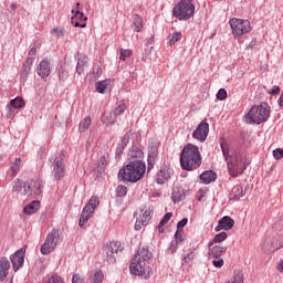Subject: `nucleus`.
<instances>
[{
  "label": "nucleus",
  "instance_id": "obj_7",
  "mask_svg": "<svg viewBox=\"0 0 283 283\" xmlns=\"http://www.w3.org/2000/svg\"><path fill=\"white\" fill-rule=\"evenodd\" d=\"M61 241V232L59 230H52L46 235L44 243L40 248V253L42 255H50L56 249L59 242Z\"/></svg>",
  "mask_w": 283,
  "mask_h": 283
},
{
  "label": "nucleus",
  "instance_id": "obj_47",
  "mask_svg": "<svg viewBox=\"0 0 283 283\" xmlns=\"http://www.w3.org/2000/svg\"><path fill=\"white\" fill-rule=\"evenodd\" d=\"M34 59H36V48H32L29 51V55H28L27 61H31V63H34Z\"/></svg>",
  "mask_w": 283,
  "mask_h": 283
},
{
  "label": "nucleus",
  "instance_id": "obj_35",
  "mask_svg": "<svg viewBox=\"0 0 283 283\" xmlns=\"http://www.w3.org/2000/svg\"><path fill=\"white\" fill-rule=\"evenodd\" d=\"M180 39H182V33L174 32L172 34L168 35V44L176 45V43H178V41H180Z\"/></svg>",
  "mask_w": 283,
  "mask_h": 283
},
{
  "label": "nucleus",
  "instance_id": "obj_24",
  "mask_svg": "<svg viewBox=\"0 0 283 283\" xmlns=\"http://www.w3.org/2000/svg\"><path fill=\"white\" fill-rule=\"evenodd\" d=\"M39 209H41V202L35 200L24 207L23 212L27 216H32V213H36Z\"/></svg>",
  "mask_w": 283,
  "mask_h": 283
},
{
  "label": "nucleus",
  "instance_id": "obj_55",
  "mask_svg": "<svg viewBox=\"0 0 283 283\" xmlns=\"http://www.w3.org/2000/svg\"><path fill=\"white\" fill-rule=\"evenodd\" d=\"M157 154H158V150H156V148H153V151H150L148 155V163H151V160L156 158Z\"/></svg>",
  "mask_w": 283,
  "mask_h": 283
},
{
  "label": "nucleus",
  "instance_id": "obj_54",
  "mask_svg": "<svg viewBox=\"0 0 283 283\" xmlns=\"http://www.w3.org/2000/svg\"><path fill=\"white\" fill-rule=\"evenodd\" d=\"M281 90L280 86H273L272 90L269 91V94L271 96H277V94H280Z\"/></svg>",
  "mask_w": 283,
  "mask_h": 283
},
{
  "label": "nucleus",
  "instance_id": "obj_40",
  "mask_svg": "<svg viewBox=\"0 0 283 283\" xmlns=\"http://www.w3.org/2000/svg\"><path fill=\"white\" fill-rule=\"evenodd\" d=\"M130 156L134 160H140V158H143V150L138 147H133Z\"/></svg>",
  "mask_w": 283,
  "mask_h": 283
},
{
  "label": "nucleus",
  "instance_id": "obj_59",
  "mask_svg": "<svg viewBox=\"0 0 283 283\" xmlns=\"http://www.w3.org/2000/svg\"><path fill=\"white\" fill-rule=\"evenodd\" d=\"M11 8H12V10H17V6L15 4H12Z\"/></svg>",
  "mask_w": 283,
  "mask_h": 283
},
{
  "label": "nucleus",
  "instance_id": "obj_16",
  "mask_svg": "<svg viewBox=\"0 0 283 283\" xmlns=\"http://www.w3.org/2000/svg\"><path fill=\"white\" fill-rule=\"evenodd\" d=\"M72 14H74V17L71 18V23L72 25H74V28H86V21L87 18L83 14V12L76 10L74 12V10H72Z\"/></svg>",
  "mask_w": 283,
  "mask_h": 283
},
{
  "label": "nucleus",
  "instance_id": "obj_41",
  "mask_svg": "<svg viewBox=\"0 0 283 283\" xmlns=\"http://www.w3.org/2000/svg\"><path fill=\"white\" fill-rule=\"evenodd\" d=\"M133 52L132 50H124V49H120L119 50V59L120 61H125L126 59H129V56H132Z\"/></svg>",
  "mask_w": 283,
  "mask_h": 283
},
{
  "label": "nucleus",
  "instance_id": "obj_8",
  "mask_svg": "<svg viewBox=\"0 0 283 283\" xmlns=\"http://www.w3.org/2000/svg\"><path fill=\"white\" fill-rule=\"evenodd\" d=\"M230 28L234 39L242 36L243 34H249L251 32V22L244 19L232 18L229 20Z\"/></svg>",
  "mask_w": 283,
  "mask_h": 283
},
{
  "label": "nucleus",
  "instance_id": "obj_45",
  "mask_svg": "<svg viewBox=\"0 0 283 283\" xmlns=\"http://www.w3.org/2000/svg\"><path fill=\"white\" fill-rule=\"evenodd\" d=\"M116 193H117V196H119V198H123V197L127 196V187L117 186Z\"/></svg>",
  "mask_w": 283,
  "mask_h": 283
},
{
  "label": "nucleus",
  "instance_id": "obj_6",
  "mask_svg": "<svg viewBox=\"0 0 283 283\" xmlns=\"http://www.w3.org/2000/svg\"><path fill=\"white\" fill-rule=\"evenodd\" d=\"M196 14L193 0H180L172 9V17L178 21H189Z\"/></svg>",
  "mask_w": 283,
  "mask_h": 283
},
{
  "label": "nucleus",
  "instance_id": "obj_36",
  "mask_svg": "<svg viewBox=\"0 0 283 283\" xmlns=\"http://www.w3.org/2000/svg\"><path fill=\"white\" fill-rule=\"evenodd\" d=\"M27 187V184H24L23 181H21V179H15L13 181V187H12V191L14 193H19L22 189L24 190Z\"/></svg>",
  "mask_w": 283,
  "mask_h": 283
},
{
  "label": "nucleus",
  "instance_id": "obj_9",
  "mask_svg": "<svg viewBox=\"0 0 283 283\" xmlns=\"http://www.w3.org/2000/svg\"><path fill=\"white\" fill-rule=\"evenodd\" d=\"M98 205H101L98 197H92L90 199L81 212L78 221L80 227H85V224L90 222V219L94 216V211H96V207H98Z\"/></svg>",
  "mask_w": 283,
  "mask_h": 283
},
{
  "label": "nucleus",
  "instance_id": "obj_14",
  "mask_svg": "<svg viewBox=\"0 0 283 283\" xmlns=\"http://www.w3.org/2000/svg\"><path fill=\"white\" fill-rule=\"evenodd\" d=\"M235 227V221L229 216H224L218 221V226L214 228L216 233L220 231H231Z\"/></svg>",
  "mask_w": 283,
  "mask_h": 283
},
{
  "label": "nucleus",
  "instance_id": "obj_4",
  "mask_svg": "<svg viewBox=\"0 0 283 283\" xmlns=\"http://www.w3.org/2000/svg\"><path fill=\"white\" fill-rule=\"evenodd\" d=\"M147 167L143 160H133L118 171L119 180L124 182H138L145 176Z\"/></svg>",
  "mask_w": 283,
  "mask_h": 283
},
{
  "label": "nucleus",
  "instance_id": "obj_58",
  "mask_svg": "<svg viewBox=\"0 0 283 283\" xmlns=\"http://www.w3.org/2000/svg\"><path fill=\"white\" fill-rule=\"evenodd\" d=\"M103 116H107L108 120H112V118H114V113L105 114Z\"/></svg>",
  "mask_w": 283,
  "mask_h": 283
},
{
  "label": "nucleus",
  "instance_id": "obj_60",
  "mask_svg": "<svg viewBox=\"0 0 283 283\" xmlns=\"http://www.w3.org/2000/svg\"><path fill=\"white\" fill-rule=\"evenodd\" d=\"M80 7H81V3L77 2L76 3V9L78 10Z\"/></svg>",
  "mask_w": 283,
  "mask_h": 283
},
{
  "label": "nucleus",
  "instance_id": "obj_61",
  "mask_svg": "<svg viewBox=\"0 0 283 283\" xmlns=\"http://www.w3.org/2000/svg\"><path fill=\"white\" fill-rule=\"evenodd\" d=\"M242 198V195L237 196V200H240Z\"/></svg>",
  "mask_w": 283,
  "mask_h": 283
},
{
  "label": "nucleus",
  "instance_id": "obj_17",
  "mask_svg": "<svg viewBox=\"0 0 283 283\" xmlns=\"http://www.w3.org/2000/svg\"><path fill=\"white\" fill-rule=\"evenodd\" d=\"M125 109H127V105L125 104L117 106L113 112L112 119H108L107 116H102V122H104L106 125H114V123H116V116H120V114H124Z\"/></svg>",
  "mask_w": 283,
  "mask_h": 283
},
{
  "label": "nucleus",
  "instance_id": "obj_1",
  "mask_svg": "<svg viewBox=\"0 0 283 283\" xmlns=\"http://www.w3.org/2000/svg\"><path fill=\"white\" fill-rule=\"evenodd\" d=\"M220 146L223 157L226 158L230 176L237 178V176L244 174V169H247L244 157L240 153L231 154L229 142L227 139H221Z\"/></svg>",
  "mask_w": 283,
  "mask_h": 283
},
{
  "label": "nucleus",
  "instance_id": "obj_48",
  "mask_svg": "<svg viewBox=\"0 0 283 283\" xmlns=\"http://www.w3.org/2000/svg\"><path fill=\"white\" fill-rule=\"evenodd\" d=\"M207 188H201L198 192H197V198L199 200V202H202V200H205V197L207 196Z\"/></svg>",
  "mask_w": 283,
  "mask_h": 283
},
{
  "label": "nucleus",
  "instance_id": "obj_52",
  "mask_svg": "<svg viewBox=\"0 0 283 283\" xmlns=\"http://www.w3.org/2000/svg\"><path fill=\"white\" fill-rule=\"evenodd\" d=\"M212 264L213 266H216V269H222V266H224V260L221 258L218 260H213Z\"/></svg>",
  "mask_w": 283,
  "mask_h": 283
},
{
  "label": "nucleus",
  "instance_id": "obj_12",
  "mask_svg": "<svg viewBox=\"0 0 283 283\" xmlns=\"http://www.w3.org/2000/svg\"><path fill=\"white\" fill-rule=\"evenodd\" d=\"M43 185L40 179L31 180L24 186V196H41L43 193Z\"/></svg>",
  "mask_w": 283,
  "mask_h": 283
},
{
  "label": "nucleus",
  "instance_id": "obj_43",
  "mask_svg": "<svg viewBox=\"0 0 283 283\" xmlns=\"http://www.w3.org/2000/svg\"><path fill=\"white\" fill-rule=\"evenodd\" d=\"M32 65H34V62H32V61H25V63L23 64V66H22V72L24 73V74H30V71L32 70Z\"/></svg>",
  "mask_w": 283,
  "mask_h": 283
},
{
  "label": "nucleus",
  "instance_id": "obj_21",
  "mask_svg": "<svg viewBox=\"0 0 283 283\" xmlns=\"http://www.w3.org/2000/svg\"><path fill=\"white\" fill-rule=\"evenodd\" d=\"M38 74L41 76V78H48V75L51 74L52 67L50 66V63L48 60H42L38 67H36Z\"/></svg>",
  "mask_w": 283,
  "mask_h": 283
},
{
  "label": "nucleus",
  "instance_id": "obj_46",
  "mask_svg": "<svg viewBox=\"0 0 283 283\" xmlns=\"http://www.w3.org/2000/svg\"><path fill=\"white\" fill-rule=\"evenodd\" d=\"M143 227H147V223H145V221L143 219L137 217V220L135 223V231H140V229H143Z\"/></svg>",
  "mask_w": 283,
  "mask_h": 283
},
{
  "label": "nucleus",
  "instance_id": "obj_27",
  "mask_svg": "<svg viewBox=\"0 0 283 283\" xmlns=\"http://www.w3.org/2000/svg\"><path fill=\"white\" fill-rule=\"evenodd\" d=\"M25 106V101L23 97H15L14 99L10 101V105L7 106L8 109H21L22 107Z\"/></svg>",
  "mask_w": 283,
  "mask_h": 283
},
{
  "label": "nucleus",
  "instance_id": "obj_29",
  "mask_svg": "<svg viewBox=\"0 0 283 283\" xmlns=\"http://www.w3.org/2000/svg\"><path fill=\"white\" fill-rule=\"evenodd\" d=\"M92 125V117L86 116L84 117L78 125V132L81 134H85V132H87V129H90V126Z\"/></svg>",
  "mask_w": 283,
  "mask_h": 283
},
{
  "label": "nucleus",
  "instance_id": "obj_20",
  "mask_svg": "<svg viewBox=\"0 0 283 283\" xmlns=\"http://www.w3.org/2000/svg\"><path fill=\"white\" fill-rule=\"evenodd\" d=\"M10 260L8 258L2 256L0 259V282L6 281V277H8V273H10Z\"/></svg>",
  "mask_w": 283,
  "mask_h": 283
},
{
  "label": "nucleus",
  "instance_id": "obj_37",
  "mask_svg": "<svg viewBox=\"0 0 283 283\" xmlns=\"http://www.w3.org/2000/svg\"><path fill=\"white\" fill-rule=\"evenodd\" d=\"M172 217H174V214L171 212H168L164 216V218L161 219V221L159 222V224L157 227L159 233H163V231H164L163 227H165V224H167V222H169V220H171Z\"/></svg>",
  "mask_w": 283,
  "mask_h": 283
},
{
  "label": "nucleus",
  "instance_id": "obj_13",
  "mask_svg": "<svg viewBox=\"0 0 283 283\" xmlns=\"http://www.w3.org/2000/svg\"><path fill=\"white\" fill-rule=\"evenodd\" d=\"M11 264L13 266V271H19L21 266H23L25 262V250L21 248L14 254L10 256Z\"/></svg>",
  "mask_w": 283,
  "mask_h": 283
},
{
  "label": "nucleus",
  "instance_id": "obj_5",
  "mask_svg": "<svg viewBox=\"0 0 283 283\" xmlns=\"http://www.w3.org/2000/svg\"><path fill=\"white\" fill-rule=\"evenodd\" d=\"M269 116H271V108L266 103H262L261 105L252 106L250 108L244 116V122L248 125H262V123L269 120Z\"/></svg>",
  "mask_w": 283,
  "mask_h": 283
},
{
  "label": "nucleus",
  "instance_id": "obj_25",
  "mask_svg": "<svg viewBox=\"0 0 283 283\" xmlns=\"http://www.w3.org/2000/svg\"><path fill=\"white\" fill-rule=\"evenodd\" d=\"M151 216H154V210L149 207H144L142 210H140V213H139V219L140 220H144V222L146 224L149 223V220H151Z\"/></svg>",
  "mask_w": 283,
  "mask_h": 283
},
{
  "label": "nucleus",
  "instance_id": "obj_26",
  "mask_svg": "<svg viewBox=\"0 0 283 283\" xmlns=\"http://www.w3.org/2000/svg\"><path fill=\"white\" fill-rule=\"evenodd\" d=\"M96 92L99 94H105V90H109L112 87V80L99 81L95 84Z\"/></svg>",
  "mask_w": 283,
  "mask_h": 283
},
{
  "label": "nucleus",
  "instance_id": "obj_53",
  "mask_svg": "<svg viewBox=\"0 0 283 283\" xmlns=\"http://www.w3.org/2000/svg\"><path fill=\"white\" fill-rule=\"evenodd\" d=\"M187 222H189V220L187 218H184L181 221H179L177 224V230L185 229V227H187Z\"/></svg>",
  "mask_w": 283,
  "mask_h": 283
},
{
  "label": "nucleus",
  "instance_id": "obj_2",
  "mask_svg": "<svg viewBox=\"0 0 283 283\" xmlns=\"http://www.w3.org/2000/svg\"><path fill=\"white\" fill-rule=\"evenodd\" d=\"M153 254L149 249L139 248L137 253L130 261V273L133 275H149L151 273V268L149 266V260H151Z\"/></svg>",
  "mask_w": 283,
  "mask_h": 283
},
{
  "label": "nucleus",
  "instance_id": "obj_30",
  "mask_svg": "<svg viewBox=\"0 0 283 283\" xmlns=\"http://www.w3.org/2000/svg\"><path fill=\"white\" fill-rule=\"evenodd\" d=\"M91 283H103L105 280V275L101 270H94L90 276Z\"/></svg>",
  "mask_w": 283,
  "mask_h": 283
},
{
  "label": "nucleus",
  "instance_id": "obj_32",
  "mask_svg": "<svg viewBox=\"0 0 283 283\" xmlns=\"http://www.w3.org/2000/svg\"><path fill=\"white\" fill-rule=\"evenodd\" d=\"M171 198H172L174 202H180V200H184V198H185V189H182L180 187L174 188Z\"/></svg>",
  "mask_w": 283,
  "mask_h": 283
},
{
  "label": "nucleus",
  "instance_id": "obj_23",
  "mask_svg": "<svg viewBox=\"0 0 283 283\" xmlns=\"http://www.w3.org/2000/svg\"><path fill=\"white\" fill-rule=\"evenodd\" d=\"M218 178V175L213 170H207L200 175V180L203 185H211Z\"/></svg>",
  "mask_w": 283,
  "mask_h": 283
},
{
  "label": "nucleus",
  "instance_id": "obj_3",
  "mask_svg": "<svg viewBox=\"0 0 283 283\" xmlns=\"http://www.w3.org/2000/svg\"><path fill=\"white\" fill-rule=\"evenodd\" d=\"M181 169L185 171H193L202 165V155H200V149L198 146L188 144L184 147L180 156Z\"/></svg>",
  "mask_w": 283,
  "mask_h": 283
},
{
  "label": "nucleus",
  "instance_id": "obj_22",
  "mask_svg": "<svg viewBox=\"0 0 283 283\" xmlns=\"http://www.w3.org/2000/svg\"><path fill=\"white\" fill-rule=\"evenodd\" d=\"M87 61H90L87 55L85 54L77 55V66H76L77 74H83V72H85V67H87Z\"/></svg>",
  "mask_w": 283,
  "mask_h": 283
},
{
  "label": "nucleus",
  "instance_id": "obj_11",
  "mask_svg": "<svg viewBox=\"0 0 283 283\" xmlns=\"http://www.w3.org/2000/svg\"><path fill=\"white\" fill-rule=\"evenodd\" d=\"M209 136V124L203 119L192 133V137L199 143H205Z\"/></svg>",
  "mask_w": 283,
  "mask_h": 283
},
{
  "label": "nucleus",
  "instance_id": "obj_44",
  "mask_svg": "<svg viewBox=\"0 0 283 283\" xmlns=\"http://www.w3.org/2000/svg\"><path fill=\"white\" fill-rule=\"evenodd\" d=\"M185 231L182 230H177L175 233V240H176V244H180V242H184L185 238Z\"/></svg>",
  "mask_w": 283,
  "mask_h": 283
},
{
  "label": "nucleus",
  "instance_id": "obj_19",
  "mask_svg": "<svg viewBox=\"0 0 283 283\" xmlns=\"http://www.w3.org/2000/svg\"><path fill=\"white\" fill-rule=\"evenodd\" d=\"M227 247L224 245H214L208 252V258L210 260H220L223 253H227Z\"/></svg>",
  "mask_w": 283,
  "mask_h": 283
},
{
  "label": "nucleus",
  "instance_id": "obj_15",
  "mask_svg": "<svg viewBox=\"0 0 283 283\" xmlns=\"http://www.w3.org/2000/svg\"><path fill=\"white\" fill-rule=\"evenodd\" d=\"M171 176H174V170L167 165L161 166L157 174L158 185H165V182H167Z\"/></svg>",
  "mask_w": 283,
  "mask_h": 283
},
{
  "label": "nucleus",
  "instance_id": "obj_34",
  "mask_svg": "<svg viewBox=\"0 0 283 283\" xmlns=\"http://www.w3.org/2000/svg\"><path fill=\"white\" fill-rule=\"evenodd\" d=\"M193 260H196V249H188L184 254L182 261L186 264H189L190 262H193Z\"/></svg>",
  "mask_w": 283,
  "mask_h": 283
},
{
  "label": "nucleus",
  "instance_id": "obj_50",
  "mask_svg": "<svg viewBox=\"0 0 283 283\" xmlns=\"http://www.w3.org/2000/svg\"><path fill=\"white\" fill-rule=\"evenodd\" d=\"M273 156H274L275 160H282V158H283V149L282 148H277V149L273 150Z\"/></svg>",
  "mask_w": 283,
  "mask_h": 283
},
{
  "label": "nucleus",
  "instance_id": "obj_56",
  "mask_svg": "<svg viewBox=\"0 0 283 283\" xmlns=\"http://www.w3.org/2000/svg\"><path fill=\"white\" fill-rule=\"evenodd\" d=\"M72 283H84L83 279H81V275L74 274L72 277Z\"/></svg>",
  "mask_w": 283,
  "mask_h": 283
},
{
  "label": "nucleus",
  "instance_id": "obj_51",
  "mask_svg": "<svg viewBox=\"0 0 283 283\" xmlns=\"http://www.w3.org/2000/svg\"><path fill=\"white\" fill-rule=\"evenodd\" d=\"M45 283H63V277L53 275Z\"/></svg>",
  "mask_w": 283,
  "mask_h": 283
},
{
  "label": "nucleus",
  "instance_id": "obj_33",
  "mask_svg": "<svg viewBox=\"0 0 283 283\" xmlns=\"http://www.w3.org/2000/svg\"><path fill=\"white\" fill-rule=\"evenodd\" d=\"M229 238L227 232H221L214 235V238L210 241L209 247H213V244H220V242H224Z\"/></svg>",
  "mask_w": 283,
  "mask_h": 283
},
{
  "label": "nucleus",
  "instance_id": "obj_28",
  "mask_svg": "<svg viewBox=\"0 0 283 283\" xmlns=\"http://www.w3.org/2000/svg\"><path fill=\"white\" fill-rule=\"evenodd\" d=\"M144 23L143 17L139 14H134L133 17V30L134 32H143Z\"/></svg>",
  "mask_w": 283,
  "mask_h": 283
},
{
  "label": "nucleus",
  "instance_id": "obj_49",
  "mask_svg": "<svg viewBox=\"0 0 283 283\" xmlns=\"http://www.w3.org/2000/svg\"><path fill=\"white\" fill-rule=\"evenodd\" d=\"M227 98V90L220 88L217 93V99L218 101H224Z\"/></svg>",
  "mask_w": 283,
  "mask_h": 283
},
{
  "label": "nucleus",
  "instance_id": "obj_39",
  "mask_svg": "<svg viewBox=\"0 0 283 283\" xmlns=\"http://www.w3.org/2000/svg\"><path fill=\"white\" fill-rule=\"evenodd\" d=\"M21 167V158H17L14 163L11 164L10 169L12 171V176H17L19 174V169Z\"/></svg>",
  "mask_w": 283,
  "mask_h": 283
},
{
  "label": "nucleus",
  "instance_id": "obj_42",
  "mask_svg": "<svg viewBox=\"0 0 283 283\" xmlns=\"http://www.w3.org/2000/svg\"><path fill=\"white\" fill-rule=\"evenodd\" d=\"M97 167L99 168V171H105V167H107V158H105V156L99 157Z\"/></svg>",
  "mask_w": 283,
  "mask_h": 283
},
{
  "label": "nucleus",
  "instance_id": "obj_18",
  "mask_svg": "<svg viewBox=\"0 0 283 283\" xmlns=\"http://www.w3.org/2000/svg\"><path fill=\"white\" fill-rule=\"evenodd\" d=\"M53 176L55 180H61L65 176V161L57 159L53 166Z\"/></svg>",
  "mask_w": 283,
  "mask_h": 283
},
{
  "label": "nucleus",
  "instance_id": "obj_38",
  "mask_svg": "<svg viewBox=\"0 0 283 283\" xmlns=\"http://www.w3.org/2000/svg\"><path fill=\"white\" fill-rule=\"evenodd\" d=\"M51 34L53 36H56V39H61V38L65 36V28H63V27H55L51 31Z\"/></svg>",
  "mask_w": 283,
  "mask_h": 283
},
{
  "label": "nucleus",
  "instance_id": "obj_31",
  "mask_svg": "<svg viewBox=\"0 0 283 283\" xmlns=\"http://www.w3.org/2000/svg\"><path fill=\"white\" fill-rule=\"evenodd\" d=\"M128 144H129V136L125 135L122 138L120 143L118 144V146L116 148V151H115V155L120 156V154H123V151H125V148L127 147Z\"/></svg>",
  "mask_w": 283,
  "mask_h": 283
},
{
  "label": "nucleus",
  "instance_id": "obj_57",
  "mask_svg": "<svg viewBox=\"0 0 283 283\" xmlns=\"http://www.w3.org/2000/svg\"><path fill=\"white\" fill-rule=\"evenodd\" d=\"M277 271H280V273H283V260L279 263Z\"/></svg>",
  "mask_w": 283,
  "mask_h": 283
},
{
  "label": "nucleus",
  "instance_id": "obj_10",
  "mask_svg": "<svg viewBox=\"0 0 283 283\" xmlns=\"http://www.w3.org/2000/svg\"><path fill=\"white\" fill-rule=\"evenodd\" d=\"M120 247V241H111L106 243L103 255L108 264H116V258H118V253L123 251V248Z\"/></svg>",
  "mask_w": 283,
  "mask_h": 283
}]
</instances>
